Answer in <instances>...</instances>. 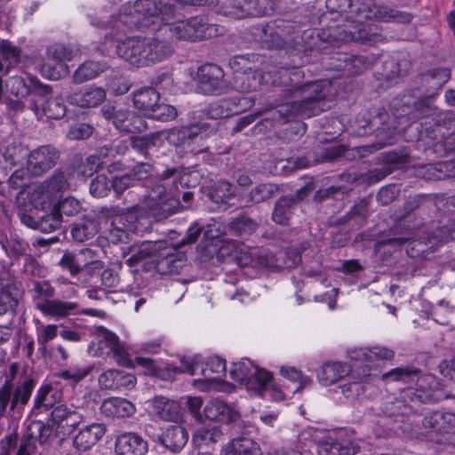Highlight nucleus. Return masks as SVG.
<instances>
[{"label": "nucleus", "mask_w": 455, "mask_h": 455, "mask_svg": "<svg viewBox=\"0 0 455 455\" xmlns=\"http://www.w3.org/2000/svg\"><path fill=\"white\" fill-rule=\"evenodd\" d=\"M343 1L348 3L354 20L347 24L341 32L331 36L333 41L336 42L359 41L366 44H373L380 38L378 28L371 25H364L363 22L367 20H394L408 23L411 20L410 13L399 12L374 0Z\"/></svg>", "instance_id": "3"}, {"label": "nucleus", "mask_w": 455, "mask_h": 455, "mask_svg": "<svg viewBox=\"0 0 455 455\" xmlns=\"http://www.w3.org/2000/svg\"><path fill=\"white\" fill-rule=\"evenodd\" d=\"M34 291L36 293L34 297L35 306L36 307V301H44V299H50L54 296V288L50 283L42 281L36 282L34 285Z\"/></svg>", "instance_id": "61"}, {"label": "nucleus", "mask_w": 455, "mask_h": 455, "mask_svg": "<svg viewBox=\"0 0 455 455\" xmlns=\"http://www.w3.org/2000/svg\"><path fill=\"white\" fill-rule=\"evenodd\" d=\"M162 142V135L159 133L131 137L132 148L143 156H148L155 152Z\"/></svg>", "instance_id": "39"}, {"label": "nucleus", "mask_w": 455, "mask_h": 455, "mask_svg": "<svg viewBox=\"0 0 455 455\" xmlns=\"http://www.w3.org/2000/svg\"><path fill=\"white\" fill-rule=\"evenodd\" d=\"M54 435V428L52 423L44 424L42 421H33L29 424L26 437L28 439L27 442L37 440L40 444L47 443L51 436Z\"/></svg>", "instance_id": "45"}, {"label": "nucleus", "mask_w": 455, "mask_h": 455, "mask_svg": "<svg viewBox=\"0 0 455 455\" xmlns=\"http://www.w3.org/2000/svg\"><path fill=\"white\" fill-rule=\"evenodd\" d=\"M382 379L402 381L405 384L416 381L418 388L408 387L404 389L400 397H387L382 404V412L388 417H409L412 411V405L407 403L424 402L430 396L429 390L435 389L438 383L433 375H419L414 367L395 368L382 374Z\"/></svg>", "instance_id": "4"}, {"label": "nucleus", "mask_w": 455, "mask_h": 455, "mask_svg": "<svg viewBox=\"0 0 455 455\" xmlns=\"http://www.w3.org/2000/svg\"><path fill=\"white\" fill-rule=\"evenodd\" d=\"M177 3V12L180 11V5H211L220 2V0H175ZM168 20H163L164 25L161 28L163 33L172 44L174 40L197 41L216 36L220 33V28L215 24L209 22L204 16H195L188 20L170 22L174 17Z\"/></svg>", "instance_id": "6"}, {"label": "nucleus", "mask_w": 455, "mask_h": 455, "mask_svg": "<svg viewBox=\"0 0 455 455\" xmlns=\"http://www.w3.org/2000/svg\"><path fill=\"white\" fill-rule=\"evenodd\" d=\"M21 295V290L17 284L3 287L0 291V314L14 313Z\"/></svg>", "instance_id": "38"}, {"label": "nucleus", "mask_w": 455, "mask_h": 455, "mask_svg": "<svg viewBox=\"0 0 455 455\" xmlns=\"http://www.w3.org/2000/svg\"><path fill=\"white\" fill-rule=\"evenodd\" d=\"M98 231L97 222L93 220H87L74 227L71 233L76 241L84 242L92 238Z\"/></svg>", "instance_id": "50"}, {"label": "nucleus", "mask_w": 455, "mask_h": 455, "mask_svg": "<svg viewBox=\"0 0 455 455\" xmlns=\"http://www.w3.org/2000/svg\"><path fill=\"white\" fill-rule=\"evenodd\" d=\"M152 171L151 164L141 163L130 172L134 181L145 180L146 188V193L134 205V209L159 221L176 212L179 206V188L193 187L196 183L190 180L192 172L171 168L162 174L149 177Z\"/></svg>", "instance_id": "1"}, {"label": "nucleus", "mask_w": 455, "mask_h": 455, "mask_svg": "<svg viewBox=\"0 0 455 455\" xmlns=\"http://www.w3.org/2000/svg\"><path fill=\"white\" fill-rule=\"evenodd\" d=\"M256 56L254 54L250 56L245 55H238L235 56L230 61V67L234 69L235 74H239L240 72H249L254 69V66L251 65V60H254Z\"/></svg>", "instance_id": "60"}, {"label": "nucleus", "mask_w": 455, "mask_h": 455, "mask_svg": "<svg viewBox=\"0 0 455 455\" xmlns=\"http://www.w3.org/2000/svg\"><path fill=\"white\" fill-rule=\"evenodd\" d=\"M91 371L89 367H72L68 370L62 371L60 377L66 380H70L72 383H77L85 378Z\"/></svg>", "instance_id": "62"}, {"label": "nucleus", "mask_w": 455, "mask_h": 455, "mask_svg": "<svg viewBox=\"0 0 455 455\" xmlns=\"http://www.w3.org/2000/svg\"><path fill=\"white\" fill-rule=\"evenodd\" d=\"M37 342L43 347L46 344L55 339L58 335V326L56 324H41L36 328Z\"/></svg>", "instance_id": "59"}, {"label": "nucleus", "mask_w": 455, "mask_h": 455, "mask_svg": "<svg viewBox=\"0 0 455 455\" xmlns=\"http://www.w3.org/2000/svg\"><path fill=\"white\" fill-rule=\"evenodd\" d=\"M395 355V352L383 347H373L371 348L357 347L350 349L347 356L350 360L363 364V374L364 377L371 375L370 364L377 360H389Z\"/></svg>", "instance_id": "19"}, {"label": "nucleus", "mask_w": 455, "mask_h": 455, "mask_svg": "<svg viewBox=\"0 0 455 455\" xmlns=\"http://www.w3.org/2000/svg\"><path fill=\"white\" fill-rule=\"evenodd\" d=\"M229 374L233 380L244 385L249 390L262 387L270 378L268 371L258 368L248 359L234 363Z\"/></svg>", "instance_id": "13"}, {"label": "nucleus", "mask_w": 455, "mask_h": 455, "mask_svg": "<svg viewBox=\"0 0 455 455\" xmlns=\"http://www.w3.org/2000/svg\"><path fill=\"white\" fill-rule=\"evenodd\" d=\"M75 52L61 44L50 45L46 56L39 66L41 75L51 80H59L68 73V61L74 59Z\"/></svg>", "instance_id": "11"}, {"label": "nucleus", "mask_w": 455, "mask_h": 455, "mask_svg": "<svg viewBox=\"0 0 455 455\" xmlns=\"http://www.w3.org/2000/svg\"><path fill=\"white\" fill-rule=\"evenodd\" d=\"M117 455H145L148 450L146 440L135 433L120 435L115 443Z\"/></svg>", "instance_id": "21"}, {"label": "nucleus", "mask_w": 455, "mask_h": 455, "mask_svg": "<svg viewBox=\"0 0 455 455\" xmlns=\"http://www.w3.org/2000/svg\"><path fill=\"white\" fill-rule=\"evenodd\" d=\"M111 188H113L112 180L100 174L91 182L90 192L95 197H103L108 194Z\"/></svg>", "instance_id": "53"}, {"label": "nucleus", "mask_w": 455, "mask_h": 455, "mask_svg": "<svg viewBox=\"0 0 455 455\" xmlns=\"http://www.w3.org/2000/svg\"><path fill=\"white\" fill-rule=\"evenodd\" d=\"M176 116L177 110L173 106L157 102L148 117L167 122L174 119Z\"/></svg>", "instance_id": "55"}, {"label": "nucleus", "mask_w": 455, "mask_h": 455, "mask_svg": "<svg viewBox=\"0 0 455 455\" xmlns=\"http://www.w3.org/2000/svg\"><path fill=\"white\" fill-rule=\"evenodd\" d=\"M102 424L92 423L83 427L73 440V446L81 451H86L94 446L105 435Z\"/></svg>", "instance_id": "24"}, {"label": "nucleus", "mask_w": 455, "mask_h": 455, "mask_svg": "<svg viewBox=\"0 0 455 455\" xmlns=\"http://www.w3.org/2000/svg\"><path fill=\"white\" fill-rule=\"evenodd\" d=\"M222 8L224 15L235 20L247 18L250 14H264L269 10L268 7L251 9V6L246 5V1L243 4L238 1L237 3L224 5Z\"/></svg>", "instance_id": "44"}, {"label": "nucleus", "mask_w": 455, "mask_h": 455, "mask_svg": "<svg viewBox=\"0 0 455 455\" xmlns=\"http://www.w3.org/2000/svg\"><path fill=\"white\" fill-rule=\"evenodd\" d=\"M204 416L210 420L231 423L237 419L238 414L235 410L223 401L212 399L204 406Z\"/></svg>", "instance_id": "27"}, {"label": "nucleus", "mask_w": 455, "mask_h": 455, "mask_svg": "<svg viewBox=\"0 0 455 455\" xmlns=\"http://www.w3.org/2000/svg\"><path fill=\"white\" fill-rule=\"evenodd\" d=\"M98 350L100 355L112 356L115 361L125 367L132 365L130 355L118 336L100 326L97 329Z\"/></svg>", "instance_id": "14"}, {"label": "nucleus", "mask_w": 455, "mask_h": 455, "mask_svg": "<svg viewBox=\"0 0 455 455\" xmlns=\"http://www.w3.org/2000/svg\"><path fill=\"white\" fill-rule=\"evenodd\" d=\"M29 108L36 116H44L50 119H60L67 112L64 101L60 97L47 99L42 108L34 100H31Z\"/></svg>", "instance_id": "28"}, {"label": "nucleus", "mask_w": 455, "mask_h": 455, "mask_svg": "<svg viewBox=\"0 0 455 455\" xmlns=\"http://www.w3.org/2000/svg\"><path fill=\"white\" fill-rule=\"evenodd\" d=\"M35 384L31 379H26L13 388L11 380H5L0 388V418L10 404L11 411H20L29 401Z\"/></svg>", "instance_id": "12"}, {"label": "nucleus", "mask_w": 455, "mask_h": 455, "mask_svg": "<svg viewBox=\"0 0 455 455\" xmlns=\"http://www.w3.org/2000/svg\"><path fill=\"white\" fill-rule=\"evenodd\" d=\"M177 12L175 0H137L133 4H125L120 9V21L126 26H139L149 17H161L168 20Z\"/></svg>", "instance_id": "9"}, {"label": "nucleus", "mask_w": 455, "mask_h": 455, "mask_svg": "<svg viewBox=\"0 0 455 455\" xmlns=\"http://www.w3.org/2000/svg\"><path fill=\"white\" fill-rule=\"evenodd\" d=\"M60 265L62 268L70 272L71 275H76L81 270L92 266L94 268H100L102 262L96 259L94 251L86 248L80 250L76 253H65Z\"/></svg>", "instance_id": "18"}, {"label": "nucleus", "mask_w": 455, "mask_h": 455, "mask_svg": "<svg viewBox=\"0 0 455 455\" xmlns=\"http://www.w3.org/2000/svg\"><path fill=\"white\" fill-rule=\"evenodd\" d=\"M351 366L346 363H325L318 374L320 382L324 386L331 385L351 372Z\"/></svg>", "instance_id": "32"}, {"label": "nucleus", "mask_w": 455, "mask_h": 455, "mask_svg": "<svg viewBox=\"0 0 455 455\" xmlns=\"http://www.w3.org/2000/svg\"><path fill=\"white\" fill-rule=\"evenodd\" d=\"M272 376L266 380L262 387L256 388L254 391L263 397H270L272 400L281 402L285 400L287 396L292 395L290 393V387L283 386V389L272 384Z\"/></svg>", "instance_id": "46"}, {"label": "nucleus", "mask_w": 455, "mask_h": 455, "mask_svg": "<svg viewBox=\"0 0 455 455\" xmlns=\"http://www.w3.org/2000/svg\"><path fill=\"white\" fill-rule=\"evenodd\" d=\"M134 206L131 209H121L118 206L103 207L100 211L99 217L110 220L107 239L113 243L124 242L129 234L135 229L138 213ZM144 213L143 212H140Z\"/></svg>", "instance_id": "10"}, {"label": "nucleus", "mask_w": 455, "mask_h": 455, "mask_svg": "<svg viewBox=\"0 0 455 455\" xmlns=\"http://www.w3.org/2000/svg\"><path fill=\"white\" fill-rule=\"evenodd\" d=\"M82 420L83 417L79 412L60 404L53 408L50 421L54 428V435L63 439L73 432Z\"/></svg>", "instance_id": "16"}, {"label": "nucleus", "mask_w": 455, "mask_h": 455, "mask_svg": "<svg viewBox=\"0 0 455 455\" xmlns=\"http://www.w3.org/2000/svg\"><path fill=\"white\" fill-rule=\"evenodd\" d=\"M52 391V388L49 385H45L41 387L35 397V407H51L53 404V395L50 396V393Z\"/></svg>", "instance_id": "63"}, {"label": "nucleus", "mask_w": 455, "mask_h": 455, "mask_svg": "<svg viewBox=\"0 0 455 455\" xmlns=\"http://www.w3.org/2000/svg\"><path fill=\"white\" fill-rule=\"evenodd\" d=\"M116 52L135 67H146L169 58L174 52L160 28L153 37L132 36L117 43Z\"/></svg>", "instance_id": "5"}, {"label": "nucleus", "mask_w": 455, "mask_h": 455, "mask_svg": "<svg viewBox=\"0 0 455 455\" xmlns=\"http://www.w3.org/2000/svg\"><path fill=\"white\" fill-rule=\"evenodd\" d=\"M153 411L161 419L176 421L180 417V405L172 399L165 396H155L152 401Z\"/></svg>", "instance_id": "29"}, {"label": "nucleus", "mask_w": 455, "mask_h": 455, "mask_svg": "<svg viewBox=\"0 0 455 455\" xmlns=\"http://www.w3.org/2000/svg\"><path fill=\"white\" fill-rule=\"evenodd\" d=\"M235 261L240 267L251 266L253 268L278 266L273 256H268L264 251L258 248L241 250L235 255Z\"/></svg>", "instance_id": "25"}, {"label": "nucleus", "mask_w": 455, "mask_h": 455, "mask_svg": "<svg viewBox=\"0 0 455 455\" xmlns=\"http://www.w3.org/2000/svg\"><path fill=\"white\" fill-rule=\"evenodd\" d=\"M159 248V244L152 241H144L140 244L132 245L130 249L131 256L127 258L126 263L130 267H134L140 261L156 252Z\"/></svg>", "instance_id": "42"}, {"label": "nucleus", "mask_w": 455, "mask_h": 455, "mask_svg": "<svg viewBox=\"0 0 455 455\" xmlns=\"http://www.w3.org/2000/svg\"><path fill=\"white\" fill-rule=\"evenodd\" d=\"M279 191V186L274 183H262L254 187L248 196L245 202L247 204H260L274 197Z\"/></svg>", "instance_id": "43"}, {"label": "nucleus", "mask_w": 455, "mask_h": 455, "mask_svg": "<svg viewBox=\"0 0 455 455\" xmlns=\"http://www.w3.org/2000/svg\"><path fill=\"white\" fill-rule=\"evenodd\" d=\"M188 437V432L184 427L172 425L163 433L161 442L167 449L177 452L183 449Z\"/></svg>", "instance_id": "30"}, {"label": "nucleus", "mask_w": 455, "mask_h": 455, "mask_svg": "<svg viewBox=\"0 0 455 455\" xmlns=\"http://www.w3.org/2000/svg\"><path fill=\"white\" fill-rule=\"evenodd\" d=\"M109 148L104 147L100 148L99 155L90 156L80 170V172L83 174V176L89 177L96 172L104 164L102 157L107 156Z\"/></svg>", "instance_id": "52"}, {"label": "nucleus", "mask_w": 455, "mask_h": 455, "mask_svg": "<svg viewBox=\"0 0 455 455\" xmlns=\"http://www.w3.org/2000/svg\"><path fill=\"white\" fill-rule=\"evenodd\" d=\"M295 201L291 197H281L275 205L272 219L277 224H285L291 217Z\"/></svg>", "instance_id": "48"}, {"label": "nucleus", "mask_w": 455, "mask_h": 455, "mask_svg": "<svg viewBox=\"0 0 455 455\" xmlns=\"http://www.w3.org/2000/svg\"><path fill=\"white\" fill-rule=\"evenodd\" d=\"M61 216L57 212L56 209L46 215L38 217L39 230L44 233H51L60 227Z\"/></svg>", "instance_id": "54"}, {"label": "nucleus", "mask_w": 455, "mask_h": 455, "mask_svg": "<svg viewBox=\"0 0 455 455\" xmlns=\"http://www.w3.org/2000/svg\"><path fill=\"white\" fill-rule=\"evenodd\" d=\"M106 91L101 87H88L84 90L71 93L68 101L79 108H95L106 100Z\"/></svg>", "instance_id": "26"}, {"label": "nucleus", "mask_w": 455, "mask_h": 455, "mask_svg": "<svg viewBox=\"0 0 455 455\" xmlns=\"http://www.w3.org/2000/svg\"><path fill=\"white\" fill-rule=\"evenodd\" d=\"M160 100V93L152 87H144L133 93L132 102L135 108L148 116L156 104Z\"/></svg>", "instance_id": "34"}, {"label": "nucleus", "mask_w": 455, "mask_h": 455, "mask_svg": "<svg viewBox=\"0 0 455 455\" xmlns=\"http://www.w3.org/2000/svg\"><path fill=\"white\" fill-rule=\"evenodd\" d=\"M100 411L108 417L124 418L135 412V406L126 399L110 397L103 401Z\"/></svg>", "instance_id": "31"}, {"label": "nucleus", "mask_w": 455, "mask_h": 455, "mask_svg": "<svg viewBox=\"0 0 455 455\" xmlns=\"http://www.w3.org/2000/svg\"><path fill=\"white\" fill-rule=\"evenodd\" d=\"M5 90L18 99H24L31 93L30 86L21 76H11L6 80Z\"/></svg>", "instance_id": "49"}, {"label": "nucleus", "mask_w": 455, "mask_h": 455, "mask_svg": "<svg viewBox=\"0 0 455 455\" xmlns=\"http://www.w3.org/2000/svg\"><path fill=\"white\" fill-rule=\"evenodd\" d=\"M68 188V182L62 172L54 173L44 182L36 184L27 192H20L17 196L19 207L45 210L50 208L59 195Z\"/></svg>", "instance_id": "8"}, {"label": "nucleus", "mask_w": 455, "mask_h": 455, "mask_svg": "<svg viewBox=\"0 0 455 455\" xmlns=\"http://www.w3.org/2000/svg\"><path fill=\"white\" fill-rule=\"evenodd\" d=\"M107 69V64L100 61H85L81 64L73 75L75 84H83L92 80Z\"/></svg>", "instance_id": "37"}, {"label": "nucleus", "mask_w": 455, "mask_h": 455, "mask_svg": "<svg viewBox=\"0 0 455 455\" xmlns=\"http://www.w3.org/2000/svg\"><path fill=\"white\" fill-rule=\"evenodd\" d=\"M60 156L59 149L52 145L37 147L28 155L27 170L33 175L40 176L53 168Z\"/></svg>", "instance_id": "15"}, {"label": "nucleus", "mask_w": 455, "mask_h": 455, "mask_svg": "<svg viewBox=\"0 0 455 455\" xmlns=\"http://www.w3.org/2000/svg\"><path fill=\"white\" fill-rule=\"evenodd\" d=\"M127 121L121 124L119 131L125 132H141L147 129L146 121L133 112H129Z\"/></svg>", "instance_id": "56"}, {"label": "nucleus", "mask_w": 455, "mask_h": 455, "mask_svg": "<svg viewBox=\"0 0 455 455\" xmlns=\"http://www.w3.org/2000/svg\"><path fill=\"white\" fill-rule=\"evenodd\" d=\"M258 228V223L248 216L241 215L229 223V230L234 235L243 236L252 234Z\"/></svg>", "instance_id": "47"}, {"label": "nucleus", "mask_w": 455, "mask_h": 455, "mask_svg": "<svg viewBox=\"0 0 455 455\" xmlns=\"http://www.w3.org/2000/svg\"><path fill=\"white\" fill-rule=\"evenodd\" d=\"M410 422L403 423V431L412 437L441 443L446 435L455 434V413L435 411L427 413L422 419L412 416Z\"/></svg>", "instance_id": "7"}, {"label": "nucleus", "mask_w": 455, "mask_h": 455, "mask_svg": "<svg viewBox=\"0 0 455 455\" xmlns=\"http://www.w3.org/2000/svg\"><path fill=\"white\" fill-rule=\"evenodd\" d=\"M264 79L263 76L253 69L249 72H240L234 77V86L236 90L242 92L256 91Z\"/></svg>", "instance_id": "40"}, {"label": "nucleus", "mask_w": 455, "mask_h": 455, "mask_svg": "<svg viewBox=\"0 0 455 455\" xmlns=\"http://www.w3.org/2000/svg\"><path fill=\"white\" fill-rule=\"evenodd\" d=\"M20 56V50L8 40L0 41V72L7 73L15 66Z\"/></svg>", "instance_id": "41"}, {"label": "nucleus", "mask_w": 455, "mask_h": 455, "mask_svg": "<svg viewBox=\"0 0 455 455\" xmlns=\"http://www.w3.org/2000/svg\"><path fill=\"white\" fill-rule=\"evenodd\" d=\"M223 433L218 427H203L194 434L192 441L199 449L210 448L212 444L222 440Z\"/></svg>", "instance_id": "36"}, {"label": "nucleus", "mask_w": 455, "mask_h": 455, "mask_svg": "<svg viewBox=\"0 0 455 455\" xmlns=\"http://www.w3.org/2000/svg\"><path fill=\"white\" fill-rule=\"evenodd\" d=\"M25 155V149L20 144L10 145L6 148L4 157L10 165L14 166Z\"/></svg>", "instance_id": "64"}, {"label": "nucleus", "mask_w": 455, "mask_h": 455, "mask_svg": "<svg viewBox=\"0 0 455 455\" xmlns=\"http://www.w3.org/2000/svg\"><path fill=\"white\" fill-rule=\"evenodd\" d=\"M54 209H56L57 212H59L60 216H62V214L66 216H74L81 212L82 204L76 198L68 196L60 202Z\"/></svg>", "instance_id": "57"}, {"label": "nucleus", "mask_w": 455, "mask_h": 455, "mask_svg": "<svg viewBox=\"0 0 455 455\" xmlns=\"http://www.w3.org/2000/svg\"><path fill=\"white\" fill-rule=\"evenodd\" d=\"M341 393L350 401L360 398L366 390V385L362 381L347 382L341 387Z\"/></svg>", "instance_id": "58"}, {"label": "nucleus", "mask_w": 455, "mask_h": 455, "mask_svg": "<svg viewBox=\"0 0 455 455\" xmlns=\"http://www.w3.org/2000/svg\"><path fill=\"white\" fill-rule=\"evenodd\" d=\"M280 372L285 379L295 384L294 387L290 388L291 394H295L311 382L308 377L302 376L301 372L294 367H282Z\"/></svg>", "instance_id": "51"}, {"label": "nucleus", "mask_w": 455, "mask_h": 455, "mask_svg": "<svg viewBox=\"0 0 455 455\" xmlns=\"http://www.w3.org/2000/svg\"><path fill=\"white\" fill-rule=\"evenodd\" d=\"M78 304L73 301L61 299H44L36 301V308L44 315L56 319L75 315L78 311Z\"/></svg>", "instance_id": "22"}, {"label": "nucleus", "mask_w": 455, "mask_h": 455, "mask_svg": "<svg viewBox=\"0 0 455 455\" xmlns=\"http://www.w3.org/2000/svg\"><path fill=\"white\" fill-rule=\"evenodd\" d=\"M339 63L333 68L345 76H355L363 73L369 68V62L362 56L341 54L338 57Z\"/></svg>", "instance_id": "35"}, {"label": "nucleus", "mask_w": 455, "mask_h": 455, "mask_svg": "<svg viewBox=\"0 0 455 455\" xmlns=\"http://www.w3.org/2000/svg\"><path fill=\"white\" fill-rule=\"evenodd\" d=\"M204 379L199 380L204 387L201 389L216 388L222 382L226 375V361L220 357L214 356L208 359L204 367H201Z\"/></svg>", "instance_id": "20"}, {"label": "nucleus", "mask_w": 455, "mask_h": 455, "mask_svg": "<svg viewBox=\"0 0 455 455\" xmlns=\"http://www.w3.org/2000/svg\"><path fill=\"white\" fill-rule=\"evenodd\" d=\"M99 384L102 389H132L136 384V378L124 371L108 370L99 376Z\"/></svg>", "instance_id": "23"}, {"label": "nucleus", "mask_w": 455, "mask_h": 455, "mask_svg": "<svg viewBox=\"0 0 455 455\" xmlns=\"http://www.w3.org/2000/svg\"><path fill=\"white\" fill-rule=\"evenodd\" d=\"M278 79L273 84L283 86L286 101L278 105L277 113L284 121L296 116L311 117L329 108L327 99L331 94V83L328 80L302 83L303 73L299 69H281Z\"/></svg>", "instance_id": "2"}, {"label": "nucleus", "mask_w": 455, "mask_h": 455, "mask_svg": "<svg viewBox=\"0 0 455 455\" xmlns=\"http://www.w3.org/2000/svg\"><path fill=\"white\" fill-rule=\"evenodd\" d=\"M197 76L199 86L206 94H219L225 88L224 72L218 65H203L198 68Z\"/></svg>", "instance_id": "17"}, {"label": "nucleus", "mask_w": 455, "mask_h": 455, "mask_svg": "<svg viewBox=\"0 0 455 455\" xmlns=\"http://www.w3.org/2000/svg\"><path fill=\"white\" fill-rule=\"evenodd\" d=\"M221 455H260L259 444L251 438L239 437L228 443Z\"/></svg>", "instance_id": "33"}]
</instances>
